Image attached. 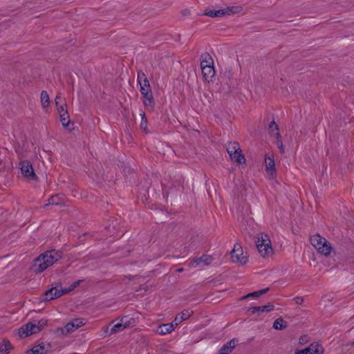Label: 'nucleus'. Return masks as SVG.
Here are the masks:
<instances>
[{"label": "nucleus", "mask_w": 354, "mask_h": 354, "mask_svg": "<svg viewBox=\"0 0 354 354\" xmlns=\"http://www.w3.org/2000/svg\"><path fill=\"white\" fill-rule=\"evenodd\" d=\"M62 257V252L56 250L44 252L34 259L31 270L36 273H41L48 267L52 266Z\"/></svg>", "instance_id": "f257e3e1"}, {"label": "nucleus", "mask_w": 354, "mask_h": 354, "mask_svg": "<svg viewBox=\"0 0 354 354\" xmlns=\"http://www.w3.org/2000/svg\"><path fill=\"white\" fill-rule=\"evenodd\" d=\"M249 238L252 239L255 243V246L261 257H266L272 254L273 250L271 245V242L267 234H261L260 236H252L249 234Z\"/></svg>", "instance_id": "f03ea898"}, {"label": "nucleus", "mask_w": 354, "mask_h": 354, "mask_svg": "<svg viewBox=\"0 0 354 354\" xmlns=\"http://www.w3.org/2000/svg\"><path fill=\"white\" fill-rule=\"evenodd\" d=\"M311 244L318 250V252L325 256L330 254L332 250L331 244L319 234H315L310 238Z\"/></svg>", "instance_id": "7ed1b4c3"}, {"label": "nucleus", "mask_w": 354, "mask_h": 354, "mask_svg": "<svg viewBox=\"0 0 354 354\" xmlns=\"http://www.w3.org/2000/svg\"><path fill=\"white\" fill-rule=\"evenodd\" d=\"M55 104L57 107V111L59 115L60 121L62 122V124L66 127H68L70 120H69V114L68 113V111L66 109V104L64 101L62 102V99L60 96V94H57L55 97Z\"/></svg>", "instance_id": "20e7f679"}, {"label": "nucleus", "mask_w": 354, "mask_h": 354, "mask_svg": "<svg viewBox=\"0 0 354 354\" xmlns=\"http://www.w3.org/2000/svg\"><path fill=\"white\" fill-rule=\"evenodd\" d=\"M70 292V290L59 289L57 286L52 287L46 290L40 297L41 301H48L61 296L66 295Z\"/></svg>", "instance_id": "39448f33"}, {"label": "nucleus", "mask_w": 354, "mask_h": 354, "mask_svg": "<svg viewBox=\"0 0 354 354\" xmlns=\"http://www.w3.org/2000/svg\"><path fill=\"white\" fill-rule=\"evenodd\" d=\"M231 259L233 262L244 265L248 261V257L243 255L241 246L236 243L234 245V249L230 253Z\"/></svg>", "instance_id": "423d86ee"}, {"label": "nucleus", "mask_w": 354, "mask_h": 354, "mask_svg": "<svg viewBox=\"0 0 354 354\" xmlns=\"http://www.w3.org/2000/svg\"><path fill=\"white\" fill-rule=\"evenodd\" d=\"M19 169L21 174L26 177L32 180H37V177L34 171L32 164L30 161L22 160L19 162Z\"/></svg>", "instance_id": "0eeeda50"}, {"label": "nucleus", "mask_w": 354, "mask_h": 354, "mask_svg": "<svg viewBox=\"0 0 354 354\" xmlns=\"http://www.w3.org/2000/svg\"><path fill=\"white\" fill-rule=\"evenodd\" d=\"M84 319L82 318L74 319L68 322L64 328H61L63 335H67L82 326L84 324Z\"/></svg>", "instance_id": "6e6552de"}, {"label": "nucleus", "mask_w": 354, "mask_h": 354, "mask_svg": "<svg viewBox=\"0 0 354 354\" xmlns=\"http://www.w3.org/2000/svg\"><path fill=\"white\" fill-rule=\"evenodd\" d=\"M324 351V350L320 344L313 342L308 347L298 351L295 354H323Z\"/></svg>", "instance_id": "1a4fd4ad"}, {"label": "nucleus", "mask_w": 354, "mask_h": 354, "mask_svg": "<svg viewBox=\"0 0 354 354\" xmlns=\"http://www.w3.org/2000/svg\"><path fill=\"white\" fill-rule=\"evenodd\" d=\"M39 332V328L36 323L29 322L26 325V328L21 327L19 329V334L21 336H28Z\"/></svg>", "instance_id": "9d476101"}, {"label": "nucleus", "mask_w": 354, "mask_h": 354, "mask_svg": "<svg viewBox=\"0 0 354 354\" xmlns=\"http://www.w3.org/2000/svg\"><path fill=\"white\" fill-rule=\"evenodd\" d=\"M212 261V257L209 255H203L199 258L193 259L190 264L193 267H197L201 265L208 266Z\"/></svg>", "instance_id": "9b49d317"}, {"label": "nucleus", "mask_w": 354, "mask_h": 354, "mask_svg": "<svg viewBox=\"0 0 354 354\" xmlns=\"http://www.w3.org/2000/svg\"><path fill=\"white\" fill-rule=\"evenodd\" d=\"M274 309V305L268 304L262 306H254L251 307L248 309V311H250L252 314H257L260 315L261 313L265 312H270Z\"/></svg>", "instance_id": "f8f14e48"}, {"label": "nucleus", "mask_w": 354, "mask_h": 354, "mask_svg": "<svg viewBox=\"0 0 354 354\" xmlns=\"http://www.w3.org/2000/svg\"><path fill=\"white\" fill-rule=\"evenodd\" d=\"M201 70L203 77L207 81L212 80V77H214L215 75L214 65L202 67Z\"/></svg>", "instance_id": "ddd939ff"}, {"label": "nucleus", "mask_w": 354, "mask_h": 354, "mask_svg": "<svg viewBox=\"0 0 354 354\" xmlns=\"http://www.w3.org/2000/svg\"><path fill=\"white\" fill-rule=\"evenodd\" d=\"M240 9L239 7H227L224 9L216 10V16L222 17L225 15H230L231 14L236 13L239 12Z\"/></svg>", "instance_id": "4468645a"}, {"label": "nucleus", "mask_w": 354, "mask_h": 354, "mask_svg": "<svg viewBox=\"0 0 354 354\" xmlns=\"http://www.w3.org/2000/svg\"><path fill=\"white\" fill-rule=\"evenodd\" d=\"M142 102L145 106H149L151 109L154 108L155 102L152 91L142 95Z\"/></svg>", "instance_id": "2eb2a0df"}, {"label": "nucleus", "mask_w": 354, "mask_h": 354, "mask_svg": "<svg viewBox=\"0 0 354 354\" xmlns=\"http://www.w3.org/2000/svg\"><path fill=\"white\" fill-rule=\"evenodd\" d=\"M64 203H65L64 196L62 194H58L52 196L48 199V203L46 205H62Z\"/></svg>", "instance_id": "dca6fc26"}, {"label": "nucleus", "mask_w": 354, "mask_h": 354, "mask_svg": "<svg viewBox=\"0 0 354 354\" xmlns=\"http://www.w3.org/2000/svg\"><path fill=\"white\" fill-rule=\"evenodd\" d=\"M193 314L192 311L189 310H184L180 313L175 318V325L178 326L181 322L187 319Z\"/></svg>", "instance_id": "f3484780"}, {"label": "nucleus", "mask_w": 354, "mask_h": 354, "mask_svg": "<svg viewBox=\"0 0 354 354\" xmlns=\"http://www.w3.org/2000/svg\"><path fill=\"white\" fill-rule=\"evenodd\" d=\"M236 339H232L224 344L219 351V354H229L235 347Z\"/></svg>", "instance_id": "a211bd4d"}, {"label": "nucleus", "mask_w": 354, "mask_h": 354, "mask_svg": "<svg viewBox=\"0 0 354 354\" xmlns=\"http://www.w3.org/2000/svg\"><path fill=\"white\" fill-rule=\"evenodd\" d=\"M13 348V346L8 339H3L0 343V354H8Z\"/></svg>", "instance_id": "6ab92c4d"}, {"label": "nucleus", "mask_w": 354, "mask_h": 354, "mask_svg": "<svg viewBox=\"0 0 354 354\" xmlns=\"http://www.w3.org/2000/svg\"><path fill=\"white\" fill-rule=\"evenodd\" d=\"M47 351L48 350L46 349L44 344L41 343L28 350L26 353L27 354H44L47 353Z\"/></svg>", "instance_id": "aec40b11"}, {"label": "nucleus", "mask_w": 354, "mask_h": 354, "mask_svg": "<svg viewBox=\"0 0 354 354\" xmlns=\"http://www.w3.org/2000/svg\"><path fill=\"white\" fill-rule=\"evenodd\" d=\"M231 160L234 161V162L241 164V163H245V158L244 156L242 153L241 149H240L236 151L235 153H230L229 154Z\"/></svg>", "instance_id": "412c9836"}, {"label": "nucleus", "mask_w": 354, "mask_h": 354, "mask_svg": "<svg viewBox=\"0 0 354 354\" xmlns=\"http://www.w3.org/2000/svg\"><path fill=\"white\" fill-rule=\"evenodd\" d=\"M174 330V325L173 323L165 324L160 325L158 329V333L161 335L169 334Z\"/></svg>", "instance_id": "4be33fe9"}, {"label": "nucleus", "mask_w": 354, "mask_h": 354, "mask_svg": "<svg viewBox=\"0 0 354 354\" xmlns=\"http://www.w3.org/2000/svg\"><path fill=\"white\" fill-rule=\"evenodd\" d=\"M287 322L282 317L276 319L272 326L273 328L276 330H283L287 328Z\"/></svg>", "instance_id": "5701e85b"}, {"label": "nucleus", "mask_w": 354, "mask_h": 354, "mask_svg": "<svg viewBox=\"0 0 354 354\" xmlns=\"http://www.w3.org/2000/svg\"><path fill=\"white\" fill-rule=\"evenodd\" d=\"M240 149H241L240 145L236 142H230L226 145V150H227L228 154L235 153Z\"/></svg>", "instance_id": "b1692460"}, {"label": "nucleus", "mask_w": 354, "mask_h": 354, "mask_svg": "<svg viewBox=\"0 0 354 354\" xmlns=\"http://www.w3.org/2000/svg\"><path fill=\"white\" fill-rule=\"evenodd\" d=\"M201 58H202V60L201 62V68L204 67V66H209L211 65H214L213 59L209 54H207V53L203 54L201 55Z\"/></svg>", "instance_id": "393cba45"}, {"label": "nucleus", "mask_w": 354, "mask_h": 354, "mask_svg": "<svg viewBox=\"0 0 354 354\" xmlns=\"http://www.w3.org/2000/svg\"><path fill=\"white\" fill-rule=\"evenodd\" d=\"M140 115L141 116V122H140V129L145 133H149L148 127H147L148 122H147V119L146 117V114L143 111H141V113Z\"/></svg>", "instance_id": "a878e982"}, {"label": "nucleus", "mask_w": 354, "mask_h": 354, "mask_svg": "<svg viewBox=\"0 0 354 354\" xmlns=\"http://www.w3.org/2000/svg\"><path fill=\"white\" fill-rule=\"evenodd\" d=\"M268 290H269V288H264L262 290L254 291V292L248 293V295L243 296V297L241 298V299H245L249 298V297L257 298V297L261 296L262 295L266 293Z\"/></svg>", "instance_id": "bb28decb"}, {"label": "nucleus", "mask_w": 354, "mask_h": 354, "mask_svg": "<svg viewBox=\"0 0 354 354\" xmlns=\"http://www.w3.org/2000/svg\"><path fill=\"white\" fill-rule=\"evenodd\" d=\"M40 98L43 108H47L50 102L49 95L47 91H42L41 93Z\"/></svg>", "instance_id": "cd10ccee"}, {"label": "nucleus", "mask_w": 354, "mask_h": 354, "mask_svg": "<svg viewBox=\"0 0 354 354\" xmlns=\"http://www.w3.org/2000/svg\"><path fill=\"white\" fill-rule=\"evenodd\" d=\"M268 131L270 134H272L273 136H276V137H277V133H279V126L274 120L269 124Z\"/></svg>", "instance_id": "c85d7f7f"}, {"label": "nucleus", "mask_w": 354, "mask_h": 354, "mask_svg": "<svg viewBox=\"0 0 354 354\" xmlns=\"http://www.w3.org/2000/svg\"><path fill=\"white\" fill-rule=\"evenodd\" d=\"M266 170L267 171H274V167H275V163H274V159L272 158H266Z\"/></svg>", "instance_id": "c756f323"}, {"label": "nucleus", "mask_w": 354, "mask_h": 354, "mask_svg": "<svg viewBox=\"0 0 354 354\" xmlns=\"http://www.w3.org/2000/svg\"><path fill=\"white\" fill-rule=\"evenodd\" d=\"M123 326L121 323V322L117 323L116 324H115L110 330V333H109V335H112V334H114V333H116L122 330H123Z\"/></svg>", "instance_id": "7c9ffc66"}, {"label": "nucleus", "mask_w": 354, "mask_h": 354, "mask_svg": "<svg viewBox=\"0 0 354 354\" xmlns=\"http://www.w3.org/2000/svg\"><path fill=\"white\" fill-rule=\"evenodd\" d=\"M138 83L140 84L145 80H148L146 75L144 72L140 71L138 72V77H137Z\"/></svg>", "instance_id": "2f4dec72"}, {"label": "nucleus", "mask_w": 354, "mask_h": 354, "mask_svg": "<svg viewBox=\"0 0 354 354\" xmlns=\"http://www.w3.org/2000/svg\"><path fill=\"white\" fill-rule=\"evenodd\" d=\"M276 138H277V144L278 145V147L280 149V151L281 153H283L284 149L283 147V143H282L281 138L279 133H277V137H276Z\"/></svg>", "instance_id": "473e14b6"}, {"label": "nucleus", "mask_w": 354, "mask_h": 354, "mask_svg": "<svg viewBox=\"0 0 354 354\" xmlns=\"http://www.w3.org/2000/svg\"><path fill=\"white\" fill-rule=\"evenodd\" d=\"M309 337L307 335H301L299 339V344L304 345L309 342Z\"/></svg>", "instance_id": "72a5a7b5"}, {"label": "nucleus", "mask_w": 354, "mask_h": 354, "mask_svg": "<svg viewBox=\"0 0 354 354\" xmlns=\"http://www.w3.org/2000/svg\"><path fill=\"white\" fill-rule=\"evenodd\" d=\"M120 322L123 326V328H126L127 327L129 326L131 324V320H128L127 317H123Z\"/></svg>", "instance_id": "f704fd0d"}, {"label": "nucleus", "mask_w": 354, "mask_h": 354, "mask_svg": "<svg viewBox=\"0 0 354 354\" xmlns=\"http://www.w3.org/2000/svg\"><path fill=\"white\" fill-rule=\"evenodd\" d=\"M47 324V320L41 319L37 321V325H38V328H39V331H41L44 326Z\"/></svg>", "instance_id": "c9c22d12"}, {"label": "nucleus", "mask_w": 354, "mask_h": 354, "mask_svg": "<svg viewBox=\"0 0 354 354\" xmlns=\"http://www.w3.org/2000/svg\"><path fill=\"white\" fill-rule=\"evenodd\" d=\"M204 15L206 16H208V17H217V16H216L217 14L216 12V10L206 11V12H205Z\"/></svg>", "instance_id": "e433bc0d"}, {"label": "nucleus", "mask_w": 354, "mask_h": 354, "mask_svg": "<svg viewBox=\"0 0 354 354\" xmlns=\"http://www.w3.org/2000/svg\"><path fill=\"white\" fill-rule=\"evenodd\" d=\"M139 84L140 86V88L151 87L149 80H145V81L140 83Z\"/></svg>", "instance_id": "4c0bfd02"}, {"label": "nucleus", "mask_w": 354, "mask_h": 354, "mask_svg": "<svg viewBox=\"0 0 354 354\" xmlns=\"http://www.w3.org/2000/svg\"><path fill=\"white\" fill-rule=\"evenodd\" d=\"M151 87H147V88H140V92H141V94L142 95H144L145 93H148V92H151Z\"/></svg>", "instance_id": "58836bf2"}, {"label": "nucleus", "mask_w": 354, "mask_h": 354, "mask_svg": "<svg viewBox=\"0 0 354 354\" xmlns=\"http://www.w3.org/2000/svg\"><path fill=\"white\" fill-rule=\"evenodd\" d=\"M80 283V280L75 281L68 290H70V291L73 290L75 288L79 286Z\"/></svg>", "instance_id": "ea45409f"}, {"label": "nucleus", "mask_w": 354, "mask_h": 354, "mask_svg": "<svg viewBox=\"0 0 354 354\" xmlns=\"http://www.w3.org/2000/svg\"><path fill=\"white\" fill-rule=\"evenodd\" d=\"M294 299H295L296 304H301L302 302L304 301V299L301 297H295Z\"/></svg>", "instance_id": "a19ab883"}, {"label": "nucleus", "mask_w": 354, "mask_h": 354, "mask_svg": "<svg viewBox=\"0 0 354 354\" xmlns=\"http://www.w3.org/2000/svg\"><path fill=\"white\" fill-rule=\"evenodd\" d=\"M189 13H190V12H189V10H187V9H185V10H182V14H183V15H185H185H189Z\"/></svg>", "instance_id": "79ce46f5"}, {"label": "nucleus", "mask_w": 354, "mask_h": 354, "mask_svg": "<svg viewBox=\"0 0 354 354\" xmlns=\"http://www.w3.org/2000/svg\"><path fill=\"white\" fill-rule=\"evenodd\" d=\"M127 279H129V280H131L132 279H133V276H131V275H129L128 277H126Z\"/></svg>", "instance_id": "37998d69"}, {"label": "nucleus", "mask_w": 354, "mask_h": 354, "mask_svg": "<svg viewBox=\"0 0 354 354\" xmlns=\"http://www.w3.org/2000/svg\"><path fill=\"white\" fill-rule=\"evenodd\" d=\"M350 322H354V316L350 319Z\"/></svg>", "instance_id": "c03bdc74"}, {"label": "nucleus", "mask_w": 354, "mask_h": 354, "mask_svg": "<svg viewBox=\"0 0 354 354\" xmlns=\"http://www.w3.org/2000/svg\"><path fill=\"white\" fill-rule=\"evenodd\" d=\"M351 346L354 347V341L351 344Z\"/></svg>", "instance_id": "a18cd8bd"}, {"label": "nucleus", "mask_w": 354, "mask_h": 354, "mask_svg": "<svg viewBox=\"0 0 354 354\" xmlns=\"http://www.w3.org/2000/svg\"><path fill=\"white\" fill-rule=\"evenodd\" d=\"M108 330H109V327H106L105 332L107 333Z\"/></svg>", "instance_id": "49530a36"}, {"label": "nucleus", "mask_w": 354, "mask_h": 354, "mask_svg": "<svg viewBox=\"0 0 354 354\" xmlns=\"http://www.w3.org/2000/svg\"><path fill=\"white\" fill-rule=\"evenodd\" d=\"M182 271H183V268L178 269V272H182Z\"/></svg>", "instance_id": "de8ad7c7"}]
</instances>
